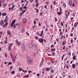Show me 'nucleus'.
Segmentation results:
<instances>
[{"instance_id": "f257e3e1", "label": "nucleus", "mask_w": 78, "mask_h": 78, "mask_svg": "<svg viewBox=\"0 0 78 78\" xmlns=\"http://www.w3.org/2000/svg\"><path fill=\"white\" fill-rule=\"evenodd\" d=\"M27 60H28L27 62L28 64H30L32 63V62H33V61L32 60L30 59V58L29 57L28 58Z\"/></svg>"}, {"instance_id": "f03ea898", "label": "nucleus", "mask_w": 78, "mask_h": 78, "mask_svg": "<svg viewBox=\"0 0 78 78\" xmlns=\"http://www.w3.org/2000/svg\"><path fill=\"white\" fill-rule=\"evenodd\" d=\"M38 41L40 43H44V39L43 38H40L38 40Z\"/></svg>"}, {"instance_id": "7ed1b4c3", "label": "nucleus", "mask_w": 78, "mask_h": 78, "mask_svg": "<svg viewBox=\"0 0 78 78\" xmlns=\"http://www.w3.org/2000/svg\"><path fill=\"white\" fill-rule=\"evenodd\" d=\"M15 22H16L15 20H14L12 21V23L10 24L11 28H12V27L13 26V24H14V23H15Z\"/></svg>"}, {"instance_id": "20e7f679", "label": "nucleus", "mask_w": 78, "mask_h": 78, "mask_svg": "<svg viewBox=\"0 0 78 78\" xmlns=\"http://www.w3.org/2000/svg\"><path fill=\"white\" fill-rule=\"evenodd\" d=\"M23 7H20V11H23V12H22L23 14V13H25V12L26 11V10H27V9H26L25 10H24V11H23V10H22V9H23Z\"/></svg>"}, {"instance_id": "39448f33", "label": "nucleus", "mask_w": 78, "mask_h": 78, "mask_svg": "<svg viewBox=\"0 0 78 78\" xmlns=\"http://www.w3.org/2000/svg\"><path fill=\"white\" fill-rule=\"evenodd\" d=\"M16 42V44H17V45H18V46H20V41H18V40H16L15 41Z\"/></svg>"}, {"instance_id": "423d86ee", "label": "nucleus", "mask_w": 78, "mask_h": 78, "mask_svg": "<svg viewBox=\"0 0 78 78\" xmlns=\"http://www.w3.org/2000/svg\"><path fill=\"white\" fill-rule=\"evenodd\" d=\"M4 21H3V20H2L0 22V25H2L3 26V25H4Z\"/></svg>"}, {"instance_id": "0eeeda50", "label": "nucleus", "mask_w": 78, "mask_h": 78, "mask_svg": "<svg viewBox=\"0 0 78 78\" xmlns=\"http://www.w3.org/2000/svg\"><path fill=\"white\" fill-rule=\"evenodd\" d=\"M8 25V23L6 22L5 24L3 25L2 26L4 28H6Z\"/></svg>"}, {"instance_id": "6e6552de", "label": "nucleus", "mask_w": 78, "mask_h": 78, "mask_svg": "<svg viewBox=\"0 0 78 78\" xmlns=\"http://www.w3.org/2000/svg\"><path fill=\"white\" fill-rule=\"evenodd\" d=\"M51 69V67H50V68H46L45 69L46 70H47V72H49L50 71V70Z\"/></svg>"}, {"instance_id": "1a4fd4ad", "label": "nucleus", "mask_w": 78, "mask_h": 78, "mask_svg": "<svg viewBox=\"0 0 78 78\" xmlns=\"http://www.w3.org/2000/svg\"><path fill=\"white\" fill-rule=\"evenodd\" d=\"M12 62H13L14 63H15V62H16V58H15L13 57L12 58Z\"/></svg>"}, {"instance_id": "9d476101", "label": "nucleus", "mask_w": 78, "mask_h": 78, "mask_svg": "<svg viewBox=\"0 0 78 78\" xmlns=\"http://www.w3.org/2000/svg\"><path fill=\"white\" fill-rule=\"evenodd\" d=\"M27 20L26 19H24L22 20L23 23H25L27 22Z\"/></svg>"}, {"instance_id": "9b49d317", "label": "nucleus", "mask_w": 78, "mask_h": 78, "mask_svg": "<svg viewBox=\"0 0 78 78\" xmlns=\"http://www.w3.org/2000/svg\"><path fill=\"white\" fill-rule=\"evenodd\" d=\"M22 49H23V50L24 51H25V45L24 44L22 45Z\"/></svg>"}, {"instance_id": "f8f14e48", "label": "nucleus", "mask_w": 78, "mask_h": 78, "mask_svg": "<svg viewBox=\"0 0 78 78\" xmlns=\"http://www.w3.org/2000/svg\"><path fill=\"white\" fill-rule=\"evenodd\" d=\"M72 67L73 68V69H75L76 67L75 66V64H73L72 65Z\"/></svg>"}, {"instance_id": "ddd939ff", "label": "nucleus", "mask_w": 78, "mask_h": 78, "mask_svg": "<svg viewBox=\"0 0 78 78\" xmlns=\"http://www.w3.org/2000/svg\"><path fill=\"white\" fill-rule=\"evenodd\" d=\"M7 5V4L5 3H4L2 5L3 7L4 8H5V6H6V5Z\"/></svg>"}, {"instance_id": "4468645a", "label": "nucleus", "mask_w": 78, "mask_h": 78, "mask_svg": "<svg viewBox=\"0 0 78 78\" xmlns=\"http://www.w3.org/2000/svg\"><path fill=\"white\" fill-rule=\"evenodd\" d=\"M66 41H63L62 42V45H64L66 44Z\"/></svg>"}, {"instance_id": "2eb2a0df", "label": "nucleus", "mask_w": 78, "mask_h": 78, "mask_svg": "<svg viewBox=\"0 0 78 78\" xmlns=\"http://www.w3.org/2000/svg\"><path fill=\"white\" fill-rule=\"evenodd\" d=\"M6 15L7 14L6 13H3L2 14V16H6Z\"/></svg>"}, {"instance_id": "dca6fc26", "label": "nucleus", "mask_w": 78, "mask_h": 78, "mask_svg": "<svg viewBox=\"0 0 78 78\" xmlns=\"http://www.w3.org/2000/svg\"><path fill=\"white\" fill-rule=\"evenodd\" d=\"M30 47H33V44H30L29 45Z\"/></svg>"}, {"instance_id": "f3484780", "label": "nucleus", "mask_w": 78, "mask_h": 78, "mask_svg": "<svg viewBox=\"0 0 78 78\" xmlns=\"http://www.w3.org/2000/svg\"><path fill=\"white\" fill-rule=\"evenodd\" d=\"M62 76L63 77L66 76V73H65V72H64L63 73Z\"/></svg>"}, {"instance_id": "a211bd4d", "label": "nucleus", "mask_w": 78, "mask_h": 78, "mask_svg": "<svg viewBox=\"0 0 78 78\" xmlns=\"http://www.w3.org/2000/svg\"><path fill=\"white\" fill-rule=\"evenodd\" d=\"M78 22H77L76 23H75L74 24L75 27H76L77 25H78Z\"/></svg>"}, {"instance_id": "6ab92c4d", "label": "nucleus", "mask_w": 78, "mask_h": 78, "mask_svg": "<svg viewBox=\"0 0 78 78\" xmlns=\"http://www.w3.org/2000/svg\"><path fill=\"white\" fill-rule=\"evenodd\" d=\"M21 70H23V69H22V68H21L20 67H19L18 71L19 72H20L21 71Z\"/></svg>"}, {"instance_id": "aec40b11", "label": "nucleus", "mask_w": 78, "mask_h": 78, "mask_svg": "<svg viewBox=\"0 0 78 78\" xmlns=\"http://www.w3.org/2000/svg\"><path fill=\"white\" fill-rule=\"evenodd\" d=\"M40 75H41V74L39 73L37 74V76H38V77H40Z\"/></svg>"}, {"instance_id": "412c9836", "label": "nucleus", "mask_w": 78, "mask_h": 78, "mask_svg": "<svg viewBox=\"0 0 78 78\" xmlns=\"http://www.w3.org/2000/svg\"><path fill=\"white\" fill-rule=\"evenodd\" d=\"M57 14L58 15H59V16H60V15H61V12H57Z\"/></svg>"}, {"instance_id": "4be33fe9", "label": "nucleus", "mask_w": 78, "mask_h": 78, "mask_svg": "<svg viewBox=\"0 0 78 78\" xmlns=\"http://www.w3.org/2000/svg\"><path fill=\"white\" fill-rule=\"evenodd\" d=\"M13 27H12V28H13L14 29L15 28H16V24L13 25Z\"/></svg>"}, {"instance_id": "5701e85b", "label": "nucleus", "mask_w": 78, "mask_h": 78, "mask_svg": "<svg viewBox=\"0 0 78 78\" xmlns=\"http://www.w3.org/2000/svg\"><path fill=\"white\" fill-rule=\"evenodd\" d=\"M28 78V75L27 74V75H25L23 76V78Z\"/></svg>"}, {"instance_id": "b1692460", "label": "nucleus", "mask_w": 78, "mask_h": 78, "mask_svg": "<svg viewBox=\"0 0 78 78\" xmlns=\"http://www.w3.org/2000/svg\"><path fill=\"white\" fill-rule=\"evenodd\" d=\"M4 21L6 23V22H8V19H5Z\"/></svg>"}, {"instance_id": "393cba45", "label": "nucleus", "mask_w": 78, "mask_h": 78, "mask_svg": "<svg viewBox=\"0 0 78 78\" xmlns=\"http://www.w3.org/2000/svg\"><path fill=\"white\" fill-rule=\"evenodd\" d=\"M73 58L74 60H76V56H75V55H74V56L73 57Z\"/></svg>"}, {"instance_id": "a878e982", "label": "nucleus", "mask_w": 78, "mask_h": 78, "mask_svg": "<svg viewBox=\"0 0 78 78\" xmlns=\"http://www.w3.org/2000/svg\"><path fill=\"white\" fill-rule=\"evenodd\" d=\"M2 34L3 32H2V31H1V32H0V37H2Z\"/></svg>"}, {"instance_id": "bb28decb", "label": "nucleus", "mask_w": 78, "mask_h": 78, "mask_svg": "<svg viewBox=\"0 0 78 78\" xmlns=\"http://www.w3.org/2000/svg\"><path fill=\"white\" fill-rule=\"evenodd\" d=\"M8 49L9 50L11 51V47L9 46L8 48Z\"/></svg>"}, {"instance_id": "cd10ccee", "label": "nucleus", "mask_w": 78, "mask_h": 78, "mask_svg": "<svg viewBox=\"0 0 78 78\" xmlns=\"http://www.w3.org/2000/svg\"><path fill=\"white\" fill-rule=\"evenodd\" d=\"M55 49H51V51H55Z\"/></svg>"}, {"instance_id": "c85d7f7f", "label": "nucleus", "mask_w": 78, "mask_h": 78, "mask_svg": "<svg viewBox=\"0 0 78 78\" xmlns=\"http://www.w3.org/2000/svg\"><path fill=\"white\" fill-rule=\"evenodd\" d=\"M15 7V5H13L11 8V9L12 10H13L14 8Z\"/></svg>"}, {"instance_id": "c756f323", "label": "nucleus", "mask_w": 78, "mask_h": 78, "mask_svg": "<svg viewBox=\"0 0 78 78\" xmlns=\"http://www.w3.org/2000/svg\"><path fill=\"white\" fill-rule=\"evenodd\" d=\"M72 3H73L72 2H69V5H70V6H71V5H72Z\"/></svg>"}, {"instance_id": "7c9ffc66", "label": "nucleus", "mask_w": 78, "mask_h": 78, "mask_svg": "<svg viewBox=\"0 0 78 78\" xmlns=\"http://www.w3.org/2000/svg\"><path fill=\"white\" fill-rule=\"evenodd\" d=\"M38 5H39V3H36V6L37 8L38 7Z\"/></svg>"}, {"instance_id": "2f4dec72", "label": "nucleus", "mask_w": 78, "mask_h": 78, "mask_svg": "<svg viewBox=\"0 0 78 78\" xmlns=\"http://www.w3.org/2000/svg\"><path fill=\"white\" fill-rule=\"evenodd\" d=\"M68 55H69V56H70L71 55V52H69L68 53Z\"/></svg>"}, {"instance_id": "473e14b6", "label": "nucleus", "mask_w": 78, "mask_h": 78, "mask_svg": "<svg viewBox=\"0 0 78 78\" xmlns=\"http://www.w3.org/2000/svg\"><path fill=\"white\" fill-rule=\"evenodd\" d=\"M55 52H53L52 53V54L53 56H55Z\"/></svg>"}, {"instance_id": "72a5a7b5", "label": "nucleus", "mask_w": 78, "mask_h": 78, "mask_svg": "<svg viewBox=\"0 0 78 78\" xmlns=\"http://www.w3.org/2000/svg\"><path fill=\"white\" fill-rule=\"evenodd\" d=\"M70 42L71 43V44H73V39H72Z\"/></svg>"}, {"instance_id": "f704fd0d", "label": "nucleus", "mask_w": 78, "mask_h": 78, "mask_svg": "<svg viewBox=\"0 0 78 78\" xmlns=\"http://www.w3.org/2000/svg\"><path fill=\"white\" fill-rule=\"evenodd\" d=\"M63 6H64V7H66V4L65 3H64L63 4Z\"/></svg>"}, {"instance_id": "c9c22d12", "label": "nucleus", "mask_w": 78, "mask_h": 78, "mask_svg": "<svg viewBox=\"0 0 78 78\" xmlns=\"http://www.w3.org/2000/svg\"><path fill=\"white\" fill-rule=\"evenodd\" d=\"M12 74H14L15 73V71H13L11 72Z\"/></svg>"}, {"instance_id": "e433bc0d", "label": "nucleus", "mask_w": 78, "mask_h": 78, "mask_svg": "<svg viewBox=\"0 0 78 78\" xmlns=\"http://www.w3.org/2000/svg\"><path fill=\"white\" fill-rule=\"evenodd\" d=\"M35 39H36V40H37L38 39V37L37 36H35Z\"/></svg>"}, {"instance_id": "4c0bfd02", "label": "nucleus", "mask_w": 78, "mask_h": 78, "mask_svg": "<svg viewBox=\"0 0 78 78\" xmlns=\"http://www.w3.org/2000/svg\"><path fill=\"white\" fill-rule=\"evenodd\" d=\"M10 58H12V53H10Z\"/></svg>"}, {"instance_id": "58836bf2", "label": "nucleus", "mask_w": 78, "mask_h": 78, "mask_svg": "<svg viewBox=\"0 0 78 78\" xmlns=\"http://www.w3.org/2000/svg\"><path fill=\"white\" fill-rule=\"evenodd\" d=\"M23 8H24V9H27V6H24L23 7Z\"/></svg>"}, {"instance_id": "ea45409f", "label": "nucleus", "mask_w": 78, "mask_h": 78, "mask_svg": "<svg viewBox=\"0 0 78 78\" xmlns=\"http://www.w3.org/2000/svg\"><path fill=\"white\" fill-rule=\"evenodd\" d=\"M23 14L22 12L21 13H20L19 15L20 16H22L23 15Z\"/></svg>"}, {"instance_id": "a19ab883", "label": "nucleus", "mask_w": 78, "mask_h": 78, "mask_svg": "<svg viewBox=\"0 0 78 78\" xmlns=\"http://www.w3.org/2000/svg\"><path fill=\"white\" fill-rule=\"evenodd\" d=\"M54 70L52 69L51 71V73H54Z\"/></svg>"}, {"instance_id": "79ce46f5", "label": "nucleus", "mask_w": 78, "mask_h": 78, "mask_svg": "<svg viewBox=\"0 0 78 78\" xmlns=\"http://www.w3.org/2000/svg\"><path fill=\"white\" fill-rule=\"evenodd\" d=\"M24 31H25V29H24L22 30H21V32H22V33H23Z\"/></svg>"}, {"instance_id": "37998d69", "label": "nucleus", "mask_w": 78, "mask_h": 78, "mask_svg": "<svg viewBox=\"0 0 78 78\" xmlns=\"http://www.w3.org/2000/svg\"><path fill=\"white\" fill-rule=\"evenodd\" d=\"M75 3H73V5H72V6H75Z\"/></svg>"}, {"instance_id": "c03bdc74", "label": "nucleus", "mask_w": 78, "mask_h": 78, "mask_svg": "<svg viewBox=\"0 0 78 78\" xmlns=\"http://www.w3.org/2000/svg\"><path fill=\"white\" fill-rule=\"evenodd\" d=\"M43 14V12H41L40 13V16H42V15Z\"/></svg>"}, {"instance_id": "a18cd8bd", "label": "nucleus", "mask_w": 78, "mask_h": 78, "mask_svg": "<svg viewBox=\"0 0 78 78\" xmlns=\"http://www.w3.org/2000/svg\"><path fill=\"white\" fill-rule=\"evenodd\" d=\"M63 50H65L66 49V46H64L63 48Z\"/></svg>"}, {"instance_id": "49530a36", "label": "nucleus", "mask_w": 78, "mask_h": 78, "mask_svg": "<svg viewBox=\"0 0 78 78\" xmlns=\"http://www.w3.org/2000/svg\"><path fill=\"white\" fill-rule=\"evenodd\" d=\"M55 22H57L58 21V20L56 18H55Z\"/></svg>"}, {"instance_id": "de8ad7c7", "label": "nucleus", "mask_w": 78, "mask_h": 78, "mask_svg": "<svg viewBox=\"0 0 78 78\" xmlns=\"http://www.w3.org/2000/svg\"><path fill=\"white\" fill-rule=\"evenodd\" d=\"M5 58H7V54H6V53H5Z\"/></svg>"}, {"instance_id": "09e8293b", "label": "nucleus", "mask_w": 78, "mask_h": 78, "mask_svg": "<svg viewBox=\"0 0 78 78\" xmlns=\"http://www.w3.org/2000/svg\"><path fill=\"white\" fill-rule=\"evenodd\" d=\"M56 41H57V42H59V39L58 38H57L56 39Z\"/></svg>"}, {"instance_id": "8fccbe9b", "label": "nucleus", "mask_w": 78, "mask_h": 78, "mask_svg": "<svg viewBox=\"0 0 78 78\" xmlns=\"http://www.w3.org/2000/svg\"><path fill=\"white\" fill-rule=\"evenodd\" d=\"M35 48H36V50H39V48L37 47H36Z\"/></svg>"}, {"instance_id": "3c124183", "label": "nucleus", "mask_w": 78, "mask_h": 78, "mask_svg": "<svg viewBox=\"0 0 78 78\" xmlns=\"http://www.w3.org/2000/svg\"><path fill=\"white\" fill-rule=\"evenodd\" d=\"M36 23V21H35V20H34V25H35Z\"/></svg>"}, {"instance_id": "603ef678", "label": "nucleus", "mask_w": 78, "mask_h": 78, "mask_svg": "<svg viewBox=\"0 0 78 78\" xmlns=\"http://www.w3.org/2000/svg\"><path fill=\"white\" fill-rule=\"evenodd\" d=\"M12 64V63L11 62H9L8 63V65H10Z\"/></svg>"}, {"instance_id": "864d4df0", "label": "nucleus", "mask_w": 78, "mask_h": 78, "mask_svg": "<svg viewBox=\"0 0 78 78\" xmlns=\"http://www.w3.org/2000/svg\"><path fill=\"white\" fill-rule=\"evenodd\" d=\"M23 72H26V73H27V71L26 70L25 71L24 70H23Z\"/></svg>"}, {"instance_id": "5fc2aeb1", "label": "nucleus", "mask_w": 78, "mask_h": 78, "mask_svg": "<svg viewBox=\"0 0 78 78\" xmlns=\"http://www.w3.org/2000/svg\"><path fill=\"white\" fill-rule=\"evenodd\" d=\"M7 33L8 34V33H11V32H10V31H7Z\"/></svg>"}, {"instance_id": "6e6d98bb", "label": "nucleus", "mask_w": 78, "mask_h": 78, "mask_svg": "<svg viewBox=\"0 0 78 78\" xmlns=\"http://www.w3.org/2000/svg\"><path fill=\"white\" fill-rule=\"evenodd\" d=\"M62 32H61L60 34H59V35L60 36H61V35H62Z\"/></svg>"}, {"instance_id": "4d7b16f0", "label": "nucleus", "mask_w": 78, "mask_h": 78, "mask_svg": "<svg viewBox=\"0 0 78 78\" xmlns=\"http://www.w3.org/2000/svg\"><path fill=\"white\" fill-rule=\"evenodd\" d=\"M51 8L52 9H53V5H51Z\"/></svg>"}, {"instance_id": "13d9d810", "label": "nucleus", "mask_w": 78, "mask_h": 78, "mask_svg": "<svg viewBox=\"0 0 78 78\" xmlns=\"http://www.w3.org/2000/svg\"><path fill=\"white\" fill-rule=\"evenodd\" d=\"M61 23L62 26H64V25H63V23L61 22Z\"/></svg>"}, {"instance_id": "bf43d9fd", "label": "nucleus", "mask_w": 78, "mask_h": 78, "mask_svg": "<svg viewBox=\"0 0 78 78\" xmlns=\"http://www.w3.org/2000/svg\"><path fill=\"white\" fill-rule=\"evenodd\" d=\"M38 54H39V52L38 51H37V52H36V54L37 55H38Z\"/></svg>"}, {"instance_id": "052dcab7", "label": "nucleus", "mask_w": 78, "mask_h": 78, "mask_svg": "<svg viewBox=\"0 0 78 78\" xmlns=\"http://www.w3.org/2000/svg\"><path fill=\"white\" fill-rule=\"evenodd\" d=\"M12 45V43H11L10 44V45L9 46V47H11V46Z\"/></svg>"}, {"instance_id": "680f3d73", "label": "nucleus", "mask_w": 78, "mask_h": 78, "mask_svg": "<svg viewBox=\"0 0 78 78\" xmlns=\"http://www.w3.org/2000/svg\"><path fill=\"white\" fill-rule=\"evenodd\" d=\"M37 35H39V33L38 32H37Z\"/></svg>"}, {"instance_id": "e2e57ef3", "label": "nucleus", "mask_w": 78, "mask_h": 78, "mask_svg": "<svg viewBox=\"0 0 78 78\" xmlns=\"http://www.w3.org/2000/svg\"><path fill=\"white\" fill-rule=\"evenodd\" d=\"M46 27H47V28H48V27H49V25H48V24H47L46 25Z\"/></svg>"}, {"instance_id": "0e129e2a", "label": "nucleus", "mask_w": 78, "mask_h": 78, "mask_svg": "<svg viewBox=\"0 0 78 78\" xmlns=\"http://www.w3.org/2000/svg\"><path fill=\"white\" fill-rule=\"evenodd\" d=\"M44 7L45 9H47V7L46 5H44Z\"/></svg>"}, {"instance_id": "69168bd1", "label": "nucleus", "mask_w": 78, "mask_h": 78, "mask_svg": "<svg viewBox=\"0 0 78 78\" xmlns=\"http://www.w3.org/2000/svg\"><path fill=\"white\" fill-rule=\"evenodd\" d=\"M51 63L52 64H53V63H54V62H53V61H51Z\"/></svg>"}, {"instance_id": "338daca9", "label": "nucleus", "mask_w": 78, "mask_h": 78, "mask_svg": "<svg viewBox=\"0 0 78 78\" xmlns=\"http://www.w3.org/2000/svg\"><path fill=\"white\" fill-rule=\"evenodd\" d=\"M45 31H48V29L47 28H46L45 29Z\"/></svg>"}, {"instance_id": "774afa93", "label": "nucleus", "mask_w": 78, "mask_h": 78, "mask_svg": "<svg viewBox=\"0 0 78 78\" xmlns=\"http://www.w3.org/2000/svg\"><path fill=\"white\" fill-rule=\"evenodd\" d=\"M5 2V0H3L2 2V3H4Z\"/></svg>"}]
</instances>
